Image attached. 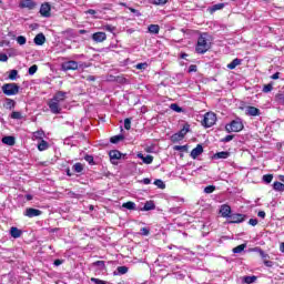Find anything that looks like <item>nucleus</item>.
<instances>
[{
  "instance_id": "obj_51",
  "label": "nucleus",
  "mask_w": 284,
  "mask_h": 284,
  "mask_svg": "<svg viewBox=\"0 0 284 284\" xmlns=\"http://www.w3.org/2000/svg\"><path fill=\"white\" fill-rule=\"evenodd\" d=\"M140 232H141L142 236H149L150 235V229H148V227H142L140 230Z\"/></svg>"
},
{
  "instance_id": "obj_21",
  "label": "nucleus",
  "mask_w": 284,
  "mask_h": 284,
  "mask_svg": "<svg viewBox=\"0 0 284 284\" xmlns=\"http://www.w3.org/2000/svg\"><path fill=\"white\" fill-rule=\"evenodd\" d=\"M10 234H11L12 239H20L22 232L18 227L12 226L10 230Z\"/></svg>"
},
{
  "instance_id": "obj_22",
  "label": "nucleus",
  "mask_w": 284,
  "mask_h": 284,
  "mask_svg": "<svg viewBox=\"0 0 284 284\" xmlns=\"http://www.w3.org/2000/svg\"><path fill=\"white\" fill-rule=\"evenodd\" d=\"M148 30L151 34H159L161 27L159 24H150Z\"/></svg>"
},
{
  "instance_id": "obj_57",
  "label": "nucleus",
  "mask_w": 284,
  "mask_h": 284,
  "mask_svg": "<svg viewBox=\"0 0 284 284\" xmlns=\"http://www.w3.org/2000/svg\"><path fill=\"white\" fill-rule=\"evenodd\" d=\"M232 139H234V135H226L224 139H222V142L230 143V141H232Z\"/></svg>"
},
{
  "instance_id": "obj_39",
  "label": "nucleus",
  "mask_w": 284,
  "mask_h": 284,
  "mask_svg": "<svg viewBox=\"0 0 284 284\" xmlns=\"http://www.w3.org/2000/svg\"><path fill=\"white\" fill-rule=\"evenodd\" d=\"M27 39H26V37H23V36H19L18 38H17V43L19 44V45H26V43H27Z\"/></svg>"
},
{
  "instance_id": "obj_61",
  "label": "nucleus",
  "mask_w": 284,
  "mask_h": 284,
  "mask_svg": "<svg viewBox=\"0 0 284 284\" xmlns=\"http://www.w3.org/2000/svg\"><path fill=\"white\" fill-rule=\"evenodd\" d=\"M104 30H106L108 32H114V27L106 24L104 26Z\"/></svg>"
},
{
  "instance_id": "obj_50",
  "label": "nucleus",
  "mask_w": 284,
  "mask_h": 284,
  "mask_svg": "<svg viewBox=\"0 0 284 284\" xmlns=\"http://www.w3.org/2000/svg\"><path fill=\"white\" fill-rule=\"evenodd\" d=\"M91 283H94V284H108V282H105L103 280H99L97 277H92L91 278Z\"/></svg>"
},
{
  "instance_id": "obj_37",
  "label": "nucleus",
  "mask_w": 284,
  "mask_h": 284,
  "mask_svg": "<svg viewBox=\"0 0 284 284\" xmlns=\"http://www.w3.org/2000/svg\"><path fill=\"white\" fill-rule=\"evenodd\" d=\"M154 185H156V187L160 190H165V182H163V180H155Z\"/></svg>"
},
{
  "instance_id": "obj_4",
  "label": "nucleus",
  "mask_w": 284,
  "mask_h": 284,
  "mask_svg": "<svg viewBox=\"0 0 284 284\" xmlns=\"http://www.w3.org/2000/svg\"><path fill=\"white\" fill-rule=\"evenodd\" d=\"M187 132H190V124H185L183 126V129H181L178 133H174L171 136V141L173 143H179V141H183V139H185V134H187Z\"/></svg>"
},
{
  "instance_id": "obj_30",
  "label": "nucleus",
  "mask_w": 284,
  "mask_h": 284,
  "mask_svg": "<svg viewBox=\"0 0 284 284\" xmlns=\"http://www.w3.org/2000/svg\"><path fill=\"white\" fill-rule=\"evenodd\" d=\"M237 65H241V60L234 59L231 63L227 64L229 70H234Z\"/></svg>"
},
{
  "instance_id": "obj_40",
  "label": "nucleus",
  "mask_w": 284,
  "mask_h": 284,
  "mask_svg": "<svg viewBox=\"0 0 284 284\" xmlns=\"http://www.w3.org/2000/svg\"><path fill=\"white\" fill-rule=\"evenodd\" d=\"M95 267H99L100 270H105V262L104 261H97L93 263Z\"/></svg>"
},
{
  "instance_id": "obj_32",
  "label": "nucleus",
  "mask_w": 284,
  "mask_h": 284,
  "mask_svg": "<svg viewBox=\"0 0 284 284\" xmlns=\"http://www.w3.org/2000/svg\"><path fill=\"white\" fill-rule=\"evenodd\" d=\"M17 77H19V71H17V70H11L10 72H9V79H10V81H17Z\"/></svg>"
},
{
  "instance_id": "obj_26",
  "label": "nucleus",
  "mask_w": 284,
  "mask_h": 284,
  "mask_svg": "<svg viewBox=\"0 0 284 284\" xmlns=\"http://www.w3.org/2000/svg\"><path fill=\"white\" fill-rule=\"evenodd\" d=\"M154 207H156L155 205H154V202H152V201H149V202H146L145 204H144V206H143V211L144 212H150V210H154Z\"/></svg>"
},
{
  "instance_id": "obj_56",
  "label": "nucleus",
  "mask_w": 284,
  "mask_h": 284,
  "mask_svg": "<svg viewBox=\"0 0 284 284\" xmlns=\"http://www.w3.org/2000/svg\"><path fill=\"white\" fill-rule=\"evenodd\" d=\"M84 160L92 165L94 163V158L92 155H85Z\"/></svg>"
},
{
  "instance_id": "obj_36",
  "label": "nucleus",
  "mask_w": 284,
  "mask_h": 284,
  "mask_svg": "<svg viewBox=\"0 0 284 284\" xmlns=\"http://www.w3.org/2000/svg\"><path fill=\"white\" fill-rule=\"evenodd\" d=\"M124 136L122 134L114 135L110 139L112 143H120V141H123Z\"/></svg>"
},
{
  "instance_id": "obj_46",
  "label": "nucleus",
  "mask_w": 284,
  "mask_h": 284,
  "mask_svg": "<svg viewBox=\"0 0 284 284\" xmlns=\"http://www.w3.org/2000/svg\"><path fill=\"white\" fill-rule=\"evenodd\" d=\"M11 119L21 120V119H22L21 112H19V111H13V112L11 113Z\"/></svg>"
},
{
  "instance_id": "obj_59",
  "label": "nucleus",
  "mask_w": 284,
  "mask_h": 284,
  "mask_svg": "<svg viewBox=\"0 0 284 284\" xmlns=\"http://www.w3.org/2000/svg\"><path fill=\"white\" fill-rule=\"evenodd\" d=\"M0 61H1L2 63H6V62L8 61V54L1 53V54H0Z\"/></svg>"
},
{
  "instance_id": "obj_55",
  "label": "nucleus",
  "mask_w": 284,
  "mask_h": 284,
  "mask_svg": "<svg viewBox=\"0 0 284 284\" xmlns=\"http://www.w3.org/2000/svg\"><path fill=\"white\" fill-rule=\"evenodd\" d=\"M174 150H176L178 152H183V150H187V146H185V145H175Z\"/></svg>"
},
{
  "instance_id": "obj_31",
  "label": "nucleus",
  "mask_w": 284,
  "mask_h": 284,
  "mask_svg": "<svg viewBox=\"0 0 284 284\" xmlns=\"http://www.w3.org/2000/svg\"><path fill=\"white\" fill-rule=\"evenodd\" d=\"M245 247H247V244H241V245L234 247L233 254H241V252H243V250H245Z\"/></svg>"
},
{
  "instance_id": "obj_3",
  "label": "nucleus",
  "mask_w": 284,
  "mask_h": 284,
  "mask_svg": "<svg viewBox=\"0 0 284 284\" xmlns=\"http://www.w3.org/2000/svg\"><path fill=\"white\" fill-rule=\"evenodd\" d=\"M2 92L6 97H14L19 94V87L17 83H6L2 85Z\"/></svg>"
},
{
  "instance_id": "obj_27",
  "label": "nucleus",
  "mask_w": 284,
  "mask_h": 284,
  "mask_svg": "<svg viewBox=\"0 0 284 284\" xmlns=\"http://www.w3.org/2000/svg\"><path fill=\"white\" fill-rule=\"evenodd\" d=\"M49 144L45 140H41V142L38 144V150L40 152H44V150H48Z\"/></svg>"
},
{
  "instance_id": "obj_6",
  "label": "nucleus",
  "mask_w": 284,
  "mask_h": 284,
  "mask_svg": "<svg viewBox=\"0 0 284 284\" xmlns=\"http://www.w3.org/2000/svg\"><path fill=\"white\" fill-rule=\"evenodd\" d=\"M214 123H216V114H214L212 112H207L204 115L202 124L204 125V128H212V125H214Z\"/></svg>"
},
{
  "instance_id": "obj_23",
  "label": "nucleus",
  "mask_w": 284,
  "mask_h": 284,
  "mask_svg": "<svg viewBox=\"0 0 284 284\" xmlns=\"http://www.w3.org/2000/svg\"><path fill=\"white\" fill-rule=\"evenodd\" d=\"M2 143H4V145H14L16 141H14V136H4L2 138Z\"/></svg>"
},
{
  "instance_id": "obj_16",
  "label": "nucleus",
  "mask_w": 284,
  "mask_h": 284,
  "mask_svg": "<svg viewBox=\"0 0 284 284\" xmlns=\"http://www.w3.org/2000/svg\"><path fill=\"white\" fill-rule=\"evenodd\" d=\"M36 45H43L45 43V36L43 33H38L33 39Z\"/></svg>"
},
{
  "instance_id": "obj_41",
  "label": "nucleus",
  "mask_w": 284,
  "mask_h": 284,
  "mask_svg": "<svg viewBox=\"0 0 284 284\" xmlns=\"http://www.w3.org/2000/svg\"><path fill=\"white\" fill-rule=\"evenodd\" d=\"M73 170H74L75 172H78V173L83 172V164H81V163H75V164L73 165Z\"/></svg>"
},
{
  "instance_id": "obj_58",
  "label": "nucleus",
  "mask_w": 284,
  "mask_h": 284,
  "mask_svg": "<svg viewBox=\"0 0 284 284\" xmlns=\"http://www.w3.org/2000/svg\"><path fill=\"white\" fill-rule=\"evenodd\" d=\"M129 10H130V12H132L133 14H135V17H141V12H139V10H136V9H134V8H132V7H130Z\"/></svg>"
},
{
  "instance_id": "obj_42",
  "label": "nucleus",
  "mask_w": 284,
  "mask_h": 284,
  "mask_svg": "<svg viewBox=\"0 0 284 284\" xmlns=\"http://www.w3.org/2000/svg\"><path fill=\"white\" fill-rule=\"evenodd\" d=\"M216 190V186L209 185L204 189L205 194H212Z\"/></svg>"
},
{
  "instance_id": "obj_11",
  "label": "nucleus",
  "mask_w": 284,
  "mask_h": 284,
  "mask_svg": "<svg viewBox=\"0 0 284 284\" xmlns=\"http://www.w3.org/2000/svg\"><path fill=\"white\" fill-rule=\"evenodd\" d=\"M105 39H108V34H105V32H95L92 34V40L95 43H103V41H105Z\"/></svg>"
},
{
  "instance_id": "obj_2",
  "label": "nucleus",
  "mask_w": 284,
  "mask_h": 284,
  "mask_svg": "<svg viewBox=\"0 0 284 284\" xmlns=\"http://www.w3.org/2000/svg\"><path fill=\"white\" fill-rule=\"evenodd\" d=\"M212 48V41L210 40V34L202 33L195 47V51L197 54H205Z\"/></svg>"
},
{
  "instance_id": "obj_38",
  "label": "nucleus",
  "mask_w": 284,
  "mask_h": 284,
  "mask_svg": "<svg viewBox=\"0 0 284 284\" xmlns=\"http://www.w3.org/2000/svg\"><path fill=\"white\" fill-rule=\"evenodd\" d=\"M169 212H171V214H181L183 211L181 210V206H173Z\"/></svg>"
},
{
  "instance_id": "obj_49",
  "label": "nucleus",
  "mask_w": 284,
  "mask_h": 284,
  "mask_svg": "<svg viewBox=\"0 0 284 284\" xmlns=\"http://www.w3.org/2000/svg\"><path fill=\"white\" fill-rule=\"evenodd\" d=\"M171 110L174 112H183V109H181V106H179L176 103L171 104Z\"/></svg>"
},
{
  "instance_id": "obj_19",
  "label": "nucleus",
  "mask_w": 284,
  "mask_h": 284,
  "mask_svg": "<svg viewBox=\"0 0 284 284\" xmlns=\"http://www.w3.org/2000/svg\"><path fill=\"white\" fill-rule=\"evenodd\" d=\"M138 158L141 159L143 161V163H145L146 165H150L152 163V161H154V156L152 155H146L144 156L143 154H138Z\"/></svg>"
},
{
  "instance_id": "obj_20",
  "label": "nucleus",
  "mask_w": 284,
  "mask_h": 284,
  "mask_svg": "<svg viewBox=\"0 0 284 284\" xmlns=\"http://www.w3.org/2000/svg\"><path fill=\"white\" fill-rule=\"evenodd\" d=\"M45 136V133L43 132V130H39V131H36L33 132V135H32V139L33 141H43V138Z\"/></svg>"
},
{
  "instance_id": "obj_48",
  "label": "nucleus",
  "mask_w": 284,
  "mask_h": 284,
  "mask_svg": "<svg viewBox=\"0 0 284 284\" xmlns=\"http://www.w3.org/2000/svg\"><path fill=\"white\" fill-rule=\"evenodd\" d=\"M136 70H146L148 69V63L143 62V63H138L135 65Z\"/></svg>"
},
{
  "instance_id": "obj_15",
  "label": "nucleus",
  "mask_w": 284,
  "mask_h": 284,
  "mask_svg": "<svg viewBox=\"0 0 284 284\" xmlns=\"http://www.w3.org/2000/svg\"><path fill=\"white\" fill-rule=\"evenodd\" d=\"M201 154H203V145L197 144L196 148L191 151V156L196 159L197 156H201Z\"/></svg>"
},
{
  "instance_id": "obj_64",
  "label": "nucleus",
  "mask_w": 284,
  "mask_h": 284,
  "mask_svg": "<svg viewBox=\"0 0 284 284\" xmlns=\"http://www.w3.org/2000/svg\"><path fill=\"white\" fill-rule=\"evenodd\" d=\"M257 216H260V219H265V211H260Z\"/></svg>"
},
{
  "instance_id": "obj_33",
  "label": "nucleus",
  "mask_w": 284,
  "mask_h": 284,
  "mask_svg": "<svg viewBox=\"0 0 284 284\" xmlns=\"http://www.w3.org/2000/svg\"><path fill=\"white\" fill-rule=\"evenodd\" d=\"M149 3H152V6H165L168 0H149Z\"/></svg>"
},
{
  "instance_id": "obj_45",
  "label": "nucleus",
  "mask_w": 284,
  "mask_h": 284,
  "mask_svg": "<svg viewBox=\"0 0 284 284\" xmlns=\"http://www.w3.org/2000/svg\"><path fill=\"white\" fill-rule=\"evenodd\" d=\"M37 70H39V67L37 64H33L29 68V74L32 77L33 74H37Z\"/></svg>"
},
{
  "instance_id": "obj_1",
  "label": "nucleus",
  "mask_w": 284,
  "mask_h": 284,
  "mask_svg": "<svg viewBox=\"0 0 284 284\" xmlns=\"http://www.w3.org/2000/svg\"><path fill=\"white\" fill-rule=\"evenodd\" d=\"M68 97V92L65 91H58L51 100L48 102L49 110L52 114H61V103L65 101Z\"/></svg>"
},
{
  "instance_id": "obj_25",
  "label": "nucleus",
  "mask_w": 284,
  "mask_h": 284,
  "mask_svg": "<svg viewBox=\"0 0 284 284\" xmlns=\"http://www.w3.org/2000/svg\"><path fill=\"white\" fill-rule=\"evenodd\" d=\"M16 104H17V102H14V100L6 99L4 108H7V110H13Z\"/></svg>"
},
{
  "instance_id": "obj_35",
  "label": "nucleus",
  "mask_w": 284,
  "mask_h": 284,
  "mask_svg": "<svg viewBox=\"0 0 284 284\" xmlns=\"http://www.w3.org/2000/svg\"><path fill=\"white\" fill-rule=\"evenodd\" d=\"M256 252H258L261 258H263V261H267V258H270V255L267 253H265L263 250L261 248H255Z\"/></svg>"
},
{
  "instance_id": "obj_60",
  "label": "nucleus",
  "mask_w": 284,
  "mask_h": 284,
  "mask_svg": "<svg viewBox=\"0 0 284 284\" xmlns=\"http://www.w3.org/2000/svg\"><path fill=\"white\" fill-rule=\"evenodd\" d=\"M264 265L266 267H273L274 266V262L270 261V260H264Z\"/></svg>"
},
{
  "instance_id": "obj_34",
  "label": "nucleus",
  "mask_w": 284,
  "mask_h": 284,
  "mask_svg": "<svg viewBox=\"0 0 284 284\" xmlns=\"http://www.w3.org/2000/svg\"><path fill=\"white\" fill-rule=\"evenodd\" d=\"M243 282L246 283V284H252V283H255L256 282V276H244L243 277Z\"/></svg>"
},
{
  "instance_id": "obj_9",
  "label": "nucleus",
  "mask_w": 284,
  "mask_h": 284,
  "mask_svg": "<svg viewBox=\"0 0 284 284\" xmlns=\"http://www.w3.org/2000/svg\"><path fill=\"white\" fill-rule=\"evenodd\" d=\"M229 219H230L229 223H243L246 219V215L241 213H234V214H231Z\"/></svg>"
},
{
  "instance_id": "obj_13",
  "label": "nucleus",
  "mask_w": 284,
  "mask_h": 284,
  "mask_svg": "<svg viewBox=\"0 0 284 284\" xmlns=\"http://www.w3.org/2000/svg\"><path fill=\"white\" fill-rule=\"evenodd\" d=\"M51 10H52V7H51L48 2H44V3H42L41 7H40V14H41L42 17L48 18V17H50V11H51Z\"/></svg>"
},
{
  "instance_id": "obj_14",
  "label": "nucleus",
  "mask_w": 284,
  "mask_h": 284,
  "mask_svg": "<svg viewBox=\"0 0 284 284\" xmlns=\"http://www.w3.org/2000/svg\"><path fill=\"white\" fill-rule=\"evenodd\" d=\"M247 116H261V110L255 106H246Z\"/></svg>"
},
{
  "instance_id": "obj_43",
  "label": "nucleus",
  "mask_w": 284,
  "mask_h": 284,
  "mask_svg": "<svg viewBox=\"0 0 284 284\" xmlns=\"http://www.w3.org/2000/svg\"><path fill=\"white\" fill-rule=\"evenodd\" d=\"M225 8L224 3H217L212 7V12H216V10H223Z\"/></svg>"
},
{
  "instance_id": "obj_54",
  "label": "nucleus",
  "mask_w": 284,
  "mask_h": 284,
  "mask_svg": "<svg viewBox=\"0 0 284 284\" xmlns=\"http://www.w3.org/2000/svg\"><path fill=\"white\" fill-rule=\"evenodd\" d=\"M272 90H273V87H272V84H265L264 85V88H263V92H272Z\"/></svg>"
},
{
  "instance_id": "obj_63",
  "label": "nucleus",
  "mask_w": 284,
  "mask_h": 284,
  "mask_svg": "<svg viewBox=\"0 0 284 284\" xmlns=\"http://www.w3.org/2000/svg\"><path fill=\"white\" fill-rule=\"evenodd\" d=\"M189 72H196V64H191L189 67Z\"/></svg>"
},
{
  "instance_id": "obj_24",
  "label": "nucleus",
  "mask_w": 284,
  "mask_h": 284,
  "mask_svg": "<svg viewBox=\"0 0 284 284\" xmlns=\"http://www.w3.org/2000/svg\"><path fill=\"white\" fill-rule=\"evenodd\" d=\"M230 156V152L227 151H222L217 152L213 155V159H227Z\"/></svg>"
},
{
  "instance_id": "obj_8",
  "label": "nucleus",
  "mask_w": 284,
  "mask_h": 284,
  "mask_svg": "<svg viewBox=\"0 0 284 284\" xmlns=\"http://www.w3.org/2000/svg\"><path fill=\"white\" fill-rule=\"evenodd\" d=\"M19 8L34 10L37 8V2H34L33 0H21L19 3Z\"/></svg>"
},
{
  "instance_id": "obj_53",
  "label": "nucleus",
  "mask_w": 284,
  "mask_h": 284,
  "mask_svg": "<svg viewBox=\"0 0 284 284\" xmlns=\"http://www.w3.org/2000/svg\"><path fill=\"white\" fill-rule=\"evenodd\" d=\"M248 225H252V227H256V225H258V220L256 219H251L248 221Z\"/></svg>"
},
{
  "instance_id": "obj_28",
  "label": "nucleus",
  "mask_w": 284,
  "mask_h": 284,
  "mask_svg": "<svg viewBox=\"0 0 284 284\" xmlns=\"http://www.w3.org/2000/svg\"><path fill=\"white\" fill-rule=\"evenodd\" d=\"M273 190H275V192H284V184L281 182H274Z\"/></svg>"
},
{
  "instance_id": "obj_18",
  "label": "nucleus",
  "mask_w": 284,
  "mask_h": 284,
  "mask_svg": "<svg viewBox=\"0 0 284 284\" xmlns=\"http://www.w3.org/2000/svg\"><path fill=\"white\" fill-rule=\"evenodd\" d=\"M109 156L111 161H119V159H121L122 156V153L118 150H112L109 152Z\"/></svg>"
},
{
  "instance_id": "obj_62",
  "label": "nucleus",
  "mask_w": 284,
  "mask_h": 284,
  "mask_svg": "<svg viewBox=\"0 0 284 284\" xmlns=\"http://www.w3.org/2000/svg\"><path fill=\"white\" fill-rule=\"evenodd\" d=\"M142 183L144 185H150L152 183V180H150V178H145V179L142 180Z\"/></svg>"
},
{
  "instance_id": "obj_10",
  "label": "nucleus",
  "mask_w": 284,
  "mask_h": 284,
  "mask_svg": "<svg viewBox=\"0 0 284 284\" xmlns=\"http://www.w3.org/2000/svg\"><path fill=\"white\" fill-rule=\"evenodd\" d=\"M42 212L39 209H32L28 207L24 211V216H28L29 219H34V216H41Z\"/></svg>"
},
{
  "instance_id": "obj_29",
  "label": "nucleus",
  "mask_w": 284,
  "mask_h": 284,
  "mask_svg": "<svg viewBox=\"0 0 284 284\" xmlns=\"http://www.w3.org/2000/svg\"><path fill=\"white\" fill-rule=\"evenodd\" d=\"M122 207H124L125 210H136V203L126 202L122 204Z\"/></svg>"
},
{
  "instance_id": "obj_5",
  "label": "nucleus",
  "mask_w": 284,
  "mask_h": 284,
  "mask_svg": "<svg viewBox=\"0 0 284 284\" xmlns=\"http://www.w3.org/2000/svg\"><path fill=\"white\" fill-rule=\"evenodd\" d=\"M226 132H241L243 130V121L241 119L233 120L230 124L225 125Z\"/></svg>"
},
{
  "instance_id": "obj_47",
  "label": "nucleus",
  "mask_w": 284,
  "mask_h": 284,
  "mask_svg": "<svg viewBox=\"0 0 284 284\" xmlns=\"http://www.w3.org/2000/svg\"><path fill=\"white\" fill-rule=\"evenodd\" d=\"M273 179H274V175L272 174L263 175L264 183H270L271 181H273Z\"/></svg>"
},
{
  "instance_id": "obj_17",
  "label": "nucleus",
  "mask_w": 284,
  "mask_h": 284,
  "mask_svg": "<svg viewBox=\"0 0 284 284\" xmlns=\"http://www.w3.org/2000/svg\"><path fill=\"white\" fill-rule=\"evenodd\" d=\"M128 266H118V268L113 272L114 276H123V274H128Z\"/></svg>"
},
{
  "instance_id": "obj_12",
  "label": "nucleus",
  "mask_w": 284,
  "mask_h": 284,
  "mask_svg": "<svg viewBox=\"0 0 284 284\" xmlns=\"http://www.w3.org/2000/svg\"><path fill=\"white\" fill-rule=\"evenodd\" d=\"M220 214H222L223 219H230L232 215V207L227 204H223L220 209Z\"/></svg>"
},
{
  "instance_id": "obj_7",
  "label": "nucleus",
  "mask_w": 284,
  "mask_h": 284,
  "mask_svg": "<svg viewBox=\"0 0 284 284\" xmlns=\"http://www.w3.org/2000/svg\"><path fill=\"white\" fill-rule=\"evenodd\" d=\"M61 68H62L63 72H68L69 70H78L79 63L74 60H70V61L63 62L61 64Z\"/></svg>"
},
{
  "instance_id": "obj_44",
  "label": "nucleus",
  "mask_w": 284,
  "mask_h": 284,
  "mask_svg": "<svg viewBox=\"0 0 284 284\" xmlns=\"http://www.w3.org/2000/svg\"><path fill=\"white\" fill-rule=\"evenodd\" d=\"M132 128V120L130 118H126L124 120V129L130 130Z\"/></svg>"
},
{
  "instance_id": "obj_52",
  "label": "nucleus",
  "mask_w": 284,
  "mask_h": 284,
  "mask_svg": "<svg viewBox=\"0 0 284 284\" xmlns=\"http://www.w3.org/2000/svg\"><path fill=\"white\" fill-rule=\"evenodd\" d=\"M276 99L280 103H282V105H284V93H278L276 95Z\"/></svg>"
}]
</instances>
